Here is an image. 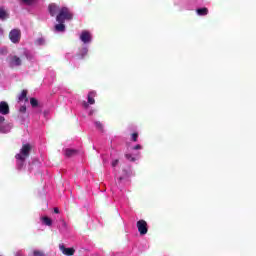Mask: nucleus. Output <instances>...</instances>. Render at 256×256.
<instances>
[{"instance_id":"f8f14e48","label":"nucleus","mask_w":256,"mask_h":256,"mask_svg":"<svg viewBox=\"0 0 256 256\" xmlns=\"http://www.w3.org/2000/svg\"><path fill=\"white\" fill-rule=\"evenodd\" d=\"M26 160H27L26 158H23V159L16 158V165H17V169L19 171H21L23 169V167H25V161Z\"/></svg>"},{"instance_id":"6e6552de","label":"nucleus","mask_w":256,"mask_h":256,"mask_svg":"<svg viewBox=\"0 0 256 256\" xmlns=\"http://www.w3.org/2000/svg\"><path fill=\"white\" fill-rule=\"evenodd\" d=\"M91 33L89 31H82L80 35V41H83L84 43H91Z\"/></svg>"},{"instance_id":"5701e85b","label":"nucleus","mask_w":256,"mask_h":256,"mask_svg":"<svg viewBox=\"0 0 256 256\" xmlns=\"http://www.w3.org/2000/svg\"><path fill=\"white\" fill-rule=\"evenodd\" d=\"M137 139H139V133L135 132L132 134V141H134V143H137Z\"/></svg>"},{"instance_id":"0eeeda50","label":"nucleus","mask_w":256,"mask_h":256,"mask_svg":"<svg viewBox=\"0 0 256 256\" xmlns=\"http://www.w3.org/2000/svg\"><path fill=\"white\" fill-rule=\"evenodd\" d=\"M59 249L63 253V255H66V256L75 255V248H67V247H65V245L60 244Z\"/></svg>"},{"instance_id":"7ed1b4c3","label":"nucleus","mask_w":256,"mask_h":256,"mask_svg":"<svg viewBox=\"0 0 256 256\" xmlns=\"http://www.w3.org/2000/svg\"><path fill=\"white\" fill-rule=\"evenodd\" d=\"M32 149L33 146H31V144H23L22 148L20 149V153L15 155V159H28V157L31 155Z\"/></svg>"},{"instance_id":"b1692460","label":"nucleus","mask_w":256,"mask_h":256,"mask_svg":"<svg viewBox=\"0 0 256 256\" xmlns=\"http://www.w3.org/2000/svg\"><path fill=\"white\" fill-rule=\"evenodd\" d=\"M36 43H37V45H45V39H43V38H38V39L36 40Z\"/></svg>"},{"instance_id":"412c9836","label":"nucleus","mask_w":256,"mask_h":256,"mask_svg":"<svg viewBox=\"0 0 256 256\" xmlns=\"http://www.w3.org/2000/svg\"><path fill=\"white\" fill-rule=\"evenodd\" d=\"M2 123H5V117L0 116V133H6V132H5V129H3V128L1 127V124H2Z\"/></svg>"},{"instance_id":"c756f323","label":"nucleus","mask_w":256,"mask_h":256,"mask_svg":"<svg viewBox=\"0 0 256 256\" xmlns=\"http://www.w3.org/2000/svg\"><path fill=\"white\" fill-rule=\"evenodd\" d=\"M54 213L59 214V208L55 207L54 208Z\"/></svg>"},{"instance_id":"a878e982","label":"nucleus","mask_w":256,"mask_h":256,"mask_svg":"<svg viewBox=\"0 0 256 256\" xmlns=\"http://www.w3.org/2000/svg\"><path fill=\"white\" fill-rule=\"evenodd\" d=\"M117 165H119V159L112 161V167H116Z\"/></svg>"},{"instance_id":"423d86ee","label":"nucleus","mask_w":256,"mask_h":256,"mask_svg":"<svg viewBox=\"0 0 256 256\" xmlns=\"http://www.w3.org/2000/svg\"><path fill=\"white\" fill-rule=\"evenodd\" d=\"M48 11L51 17H55V15H59V12L61 11V7H59V5L55 3H52L48 6Z\"/></svg>"},{"instance_id":"f03ea898","label":"nucleus","mask_w":256,"mask_h":256,"mask_svg":"<svg viewBox=\"0 0 256 256\" xmlns=\"http://www.w3.org/2000/svg\"><path fill=\"white\" fill-rule=\"evenodd\" d=\"M29 53L27 50H22L20 56L17 55H10L8 57V65L10 69H15V67H21L23 65V60L27 58Z\"/></svg>"},{"instance_id":"20e7f679","label":"nucleus","mask_w":256,"mask_h":256,"mask_svg":"<svg viewBox=\"0 0 256 256\" xmlns=\"http://www.w3.org/2000/svg\"><path fill=\"white\" fill-rule=\"evenodd\" d=\"M9 39L12 43H19L21 41V30L13 29L9 33Z\"/></svg>"},{"instance_id":"ddd939ff","label":"nucleus","mask_w":256,"mask_h":256,"mask_svg":"<svg viewBox=\"0 0 256 256\" xmlns=\"http://www.w3.org/2000/svg\"><path fill=\"white\" fill-rule=\"evenodd\" d=\"M78 153H79L78 150L71 149V148H67L65 150V156L66 157H75V155H77Z\"/></svg>"},{"instance_id":"2eb2a0df","label":"nucleus","mask_w":256,"mask_h":256,"mask_svg":"<svg viewBox=\"0 0 256 256\" xmlns=\"http://www.w3.org/2000/svg\"><path fill=\"white\" fill-rule=\"evenodd\" d=\"M87 53H89V50L87 48H82L80 53L77 54L78 59H85Z\"/></svg>"},{"instance_id":"f3484780","label":"nucleus","mask_w":256,"mask_h":256,"mask_svg":"<svg viewBox=\"0 0 256 256\" xmlns=\"http://www.w3.org/2000/svg\"><path fill=\"white\" fill-rule=\"evenodd\" d=\"M18 99L19 101H29V98H27V90H22Z\"/></svg>"},{"instance_id":"bb28decb","label":"nucleus","mask_w":256,"mask_h":256,"mask_svg":"<svg viewBox=\"0 0 256 256\" xmlns=\"http://www.w3.org/2000/svg\"><path fill=\"white\" fill-rule=\"evenodd\" d=\"M26 5H31L34 0H22Z\"/></svg>"},{"instance_id":"aec40b11","label":"nucleus","mask_w":256,"mask_h":256,"mask_svg":"<svg viewBox=\"0 0 256 256\" xmlns=\"http://www.w3.org/2000/svg\"><path fill=\"white\" fill-rule=\"evenodd\" d=\"M33 256H45V252H43L41 250H34Z\"/></svg>"},{"instance_id":"39448f33","label":"nucleus","mask_w":256,"mask_h":256,"mask_svg":"<svg viewBox=\"0 0 256 256\" xmlns=\"http://www.w3.org/2000/svg\"><path fill=\"white\" fill-rule=\"evenodd\" d=\"M137 229L140 233V235H147L149 228H147V221L145 220H139L136 223Z\"/></svg>"},{"instance_id":"393cba45","label":"nucleus","mask_w":256,"mask_h":256,"mask_svg":"<svg viewBox=\"0 0 256 256\" xmlns=\"http://www.w3.org/2000/svg\"><path fill=\"white\" fill-rule=\"evenodd\" d=\"M26 111H27V106H21L19 109L20 113H26Z\"/></svg>"},{"instance_id":"a211bd4d","label":"nucleus","mask_w":256,"mask_h":256,"mask_svg":"<svg viewBox=\"0 0 256 256\" xmlns=\"http://www.w3.org/2000/svg\"><path fill=\"white\" fill-rule=\"evenodd\" d=\"M95 126H96V129H98V131H100L101 133H104L105 129H104L103 123H101L100 121H96Z\"/></svg>"},{"instance_id":"1a4fd4ad","label":"nucleus","mask_w":256,"mask_h":256,"mask_svg":"<svg viewBox=\"0 0 256 256\" xmlns=\"http://www.w3.org/2000/svg\"><path fill=\"white\" fill-rule=\"evenodd\" d=\"M0 113L1 115H9V104L7 102H0Z\"/></svg>"},{"instance_id":"9b49d317","label":"nucleus","mask_w":256,"mask_h":256,"mask_svg":"<svg viewBox=\"0 0 256 256\" xmlns=\"http://www.w3.org/2000/svg\"><path fill=\"white\" fill-rule=\"evenodd\" d=\"M95 97H97V92L92 91L88 93V103L89 105H95Z\"/></svg>"},{"instance_id":"c85d7f7f","label":"nucleus","mask_w":256,"mask_h":256,"mask_svg":"<svg viewBox=\"0 0 256 256\" xmlns=\"http://www.w3.org/2000/svg\"><path fill=\"white\" fill-rule=\"evenodd\" d=\"M133 149H134L135 151H137V150H139V149H142V146L139 145V144H137L136 146L133 147Z\"/></svg>"},{"instance_id":"9d476101","label":"nucleus","mask_w":256,"mask_h":256,"mask_svg":"<svg viewBox=\"0 0 256 256\" xmlns=\"http://www.w3.org/2000/svg\"><path fill=\"white\" fill-rule=\"evenodd\" d=\"M5 19H9V13L5 10V7L0 6V21H5Z\"/></svg>"},{"instance_id":"f257e3e1","label":"nucleus","mask_w":256,"mask_h":256,"mask_svg":"<svg viewBox=\"0 0 256 256\" xmlns=\"http://www.w3.org/2000/svg\"><path fill=\"white\" fill-rule=\"evenodd\" d=\"M56 21L58 24L54 26V30L57 33H64L65 21H73V12L67 7H61L59 13L56 15Z\"/></svg>"},{"instance_id":"cd10ccee","label":"nucleus","mask_w":256,"mask_h":256,"mask_svg":"<svg viewBox=\"0 0 256 256\" xmlns=\"http://www.w3.org/2000/svg\"><path fill=\"white\" fill-rule=\"evenodd\" d=\"M82 105H83L84 109H89V102L84 101L82 103Z\"/></svg>"},{"instance_id":"6ab92c4d","label":"nucleus","mask_w":256,"mask_h":256,"mask_svg":"<svg viewBox=\"0 0 256 256\" xmlns=\"http://www.w3.org/2000/svg\"><path fill=\"white\" fill-rule=\"evenodd\" d=\"M30 104L32 107H39V101L36 98H30Z\"/></svg>"},{"instance_id":"dca6fc26","label":"nucleus","mask_w":256,"mask_h":256,"mask_svg":"<svg viewBox=\"0 0 256 256\" xmlns=\"http://www.w3.org/2000/svg\"><path fill=\"white\" fill-rule=\"evenodd\" d=\"M42 221L44 225H47V227H51L53 225V220L47 216L42 217Z\"/></svg>"},{"instance_id":"4be33fe9","label":"nucleus","mask_w":256,"mask_h":256,"mask_svg":"<svg viewBox=\"0 0 256 256\" xmlns=\"http://www.w3.org/2000/svg\"><path fill=\"white\" fill-rule=\"evenodd\" d=\"M125 157L128 161H131L132 163H135L136 159L131 154H125Z\"/></svg>"},{"instance_id":"4468645a","label":"nucleus","mask_w":256,"mask_h":256,"mask_svg":"<svg viewBox=\"0 0 256 256\" xmlns=\"http://www.w3.org/2000/svg\"><path fill=\"white\" fill-rule=\"evenodd\" d=\"M197 15H200L201 17H204L205 15H209V9H207L206 7L204 8H199L196 10Z\"/></svg>"}]
</instances>
